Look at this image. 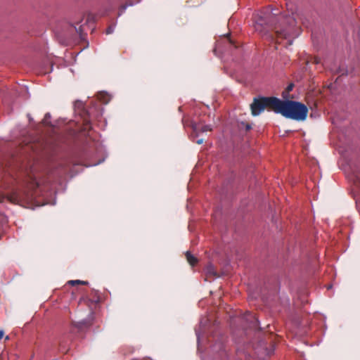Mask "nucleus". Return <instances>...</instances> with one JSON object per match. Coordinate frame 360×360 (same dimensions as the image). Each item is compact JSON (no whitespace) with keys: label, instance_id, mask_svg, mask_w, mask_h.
Returning a JSON list of instances; mask_svg holds the SVG:
<instances>
[{"label":"nucleus","instance_id":"obj_1","mask_svg":"<svg viewBox=\"0 0 360 360\" xmlns=\"http://www.w3.org/2000/svg\"><path fill=\"white\" fill-rule=\"evenodd\" d=\"M276 15L277 13L271 11L266 16H259L255 22V29L264 35L269 31H274L277 43L281 44L283 39H286L287 42L285 46H290L292 43V39L297 35V18L299 15L292 12L290 15L281 17L283 20L282 24L279 23L275 25L269 24L270 22L274 20V16Z\"/></svg>","mask_w":360,"mask_h":360},{"label":"nucleus","instance_id":"obj_8","mask_svg":"<svg viewBox=\"0 0 360 360\" xmlns=\"http://www.w3.org/2000/svg\"><path fill=\"white\" fill-rule=\"evenodd\" d=\"M50 119H51L50 113L49 112L46 113V115H44V117L42 120V123L44 125H50L51 124Z\"/></svg>","mask_w":360,"mask_h":360},{"label":"nucleus","instance_id":"obj_20","mask_svg":"<svg viewBox=\"0 0 360 360\" xmlns=\"http://www.w3.org/2000/svg\"><path fill=\"white\" fill-rule=\"evenodd\" d=\"M127 8V6H123L122 9L124 10Z\"/></svg>","mask_w":360,"mask_h":360},{"label":"nucleus","instance_id":"obj_12","mask_svg":"<svg viewBox=\"0 0 360 360\" xmlns=\"http://www.w3.org/2000/svg\"><path fill=\"white\" fill-rule=\"evenodd\" d=\"M293 86H294V84H290L287 86V88H286V89H285L286 92H287V93H289L290 91H291L292 90V89H293Z\"/></svg>","mask_w":360,"mask_h":360},{"label":"nucleus","instance_id":"obj_9","mask_svg":"<svg viewBox=\"0 0 360 360\" xmlns=\"http://www.w3.org/2000/svg\"><path fill=\"white\" fill-rule=\"evenodd\" d=\"M248 316H250V318H252L253 320H254V323H253V326L254 327H257L259 324V321L258 319L254 316L252 315V314H249Z\"/></svg>","mask_w":360,"mask_h":360},{"label":"nucleus","instance_id":"obj_10","mask_svg":"<svg viewBox=\"0 0 360 360\" xmlns=\"http://www.w3.org/2000/svg\"><path fill=\"white\" fill-rule=\"evenodd\" d=\"M207 273L210 274H212V275H215V272L214 271V267L212 265H209L207 268Z\"/></svg>","mask_w":360,"mask_h":360},{"label":"nucleus","instance_id":"obj_11","mask_svg":"<svg viewBox=\"0 0 360 360\" xmlns=\"http://www.w3.org/2000/svg\"><path fill=\"white\" fill-rule=\"evenodd\" d=\"M75 31L82 37L83 33V28L82 26L80 25L79 27L75 26Z\"/></svg>","mask_w":360,"mask_h":360},{"label":"nucleus","instance_id":"obj_15","mask_svg":"<svg viewBox=\"0 0 360 360\" xmlns=\"http://www.w3.org/2000/svg\"><path fill=\"white\" fill-rule=\"evenodd\" d=\"M82 324H86V322L85 321L80 322V323H79L78 325H77V326L79 327V328H82L81 325H82Z\"/></svg>","mask_w":360,"mask_h":360},{"label":"nucleus","instance_id":"obj_14","mask_svg":"<svg viewBox=\"0 0 360 360\" xmlns=\"http://www.w3.org/2000/svg\"><path fill=\"white\" fill-rule=\"evenodd\" d=\"M4 335V331L3 330H0V340L3 338Z\"/></svg>","mask_w":360,"mask_h":360},{"label":"nucleus","instance_id":"obj_21","mask_svg":"<svg viewBox=\"0 0 360 360\" xmlns=\"http://www.w3.org/2000/svg\"><path fill=\"white\" fill-rule=\"evenodd\" d=\"M229 41H230V43H231V44L233 43V41H231V39L230 38H229Z\"/></svg>","mask_w":360,"mask_h":360},{"label":"nucleus","instance_id":"obj_7","mask_svg":"<svg viewBox=\"0 0 360 360\" xmlns=\"http://www.w3.org/2000/svg\"><path fill=\"white\" fill-rule=\"evenodd\" d=\"M68 283L71 285H78V284H81V285L89 284L88 281H81V280H71V281H69L68 282Z\"/></svg>","mask_w":360,"mask_h":360},{"label":"nucleus","instance_id":"obj_16","mask_svg":"<svg viewBox=\"0 0 360 360\" xmlns=\"http://www.w3.org/2000/svg\"><path fill=\"white\" fill-rule=\"evenodd\" d=\"M314 63H316V64H318V63H320V60H319V58H314Z\"/></svg>","mask_w":360,"mask_h":360},{"label":"nucleus","instance_id":"obj_2","mask_svg":"<svg viewBox=\"0 0 360 360\" xmlns=\"http://www.w3.org/2000/svg\"><path fill=\"white\" fill-rule=\"evenodd\" d=\"M308 112V108L300 102L278 99L276 113L281 114L286 118L304 121L307 117Z\"/></svg>","mask_w":360,"mask_h":360},{"label":"nucleus","instance_id":"obj_13","mask_svg":"<svg viewBox=\"0 0 360 360\" xmlns=\"http://www.w3.org/2000/svg\"><path fill=\"white\" fill-rule=\"evenodd\" d=\"M112 32H113V29L111 27H109L106 30V34H111Z\"/></svg>","mask_w":360,"mask_h":360},{"label":"nucleus","instance_id":"obj_4","mask_svg":"<svg viewBox=\"0 0 360 360\" xmlns=\"http://www.w3.org/2000/svg\"><path fill=\"white\" fill-rule=\"evenodd\" d=\"M6 199L13 204H19L25 199L24 194L19 192H13L6 196Z\"/></svg>","mask_w":360,"mask_h":360},{"label":"nucleus","instance_id":"obj_3","mask_svg":"<svg viewBox=\"0 0 360 360\" xmlns=\"http://www.w3.org/2000/svg\"><path fill=\"white\" fill-rule=\"evenodd\" d=\"M278 99L276 97L254 98L253 102L250 105L252 115L257 116L266 108L271 110L276 113Z\"/></svg>","mask_w":360,"mask_h":360},{"label":"nucleus","instance_id":"obj_18","mask_svg":"<svg viewBox=\"0 0 360 360\" xmlns=\"http://www.w3.org/2000/svg\"><path fill=\"white\" fill-rule=\"evenodd\" d=\"M202 142H203V140H202V139H199V140L196 141V143H197L198 144H201Z\"/></svg>","mask_w":360,"mask_h":360},{"label":"nucleus","instance_id":"obj_17","mask_svg":"<svg viewBox=\"0 0 360 360\" xmlns=\"http://www.w3.org/2000/svg\"><path fill=\"white\" fill-rule=\"evenodd\" d=\"M245 128H246L247 131L250 130L251 129V126L250 124H247L246 126H245Z\"/></svg>","mask_w":360,"mask_h":360},{"label":"nucleus","instance_id":"obj_6","mask_svg":"<svg viewBox=\"0 0 360 360\" xmlns=\"http://www.w3.org/2000/svg\"><path fill=\"white\" fill-rule=\"evenodd\" d=\"M186 259H187L188 262L191 266H195L197 264L198 259L193 255H192L189 252H187L186 253Z\"/></svg>","mask_w":360,"mask_h":360},{"label":"nucleus","instance_id":"obj_5","mask_svg":"<svg viewBox=\"0 0 360 360\" xmlns=\"http://www.w3.org/2000/svg\"><path fill=\"white\" fill-rule=\"evenodd\" d=\"M192 128L193 130V132L196 134V135L198 134L200 132H205L207 131H211L212 128L209 125H204L202 127H200L197 125L196 124H194L192 125Z\"/></svg>","mask_w":360,"mask_h":360},{"label":"nucleus","instance_id":"obj_19","mask_svg":"<svg viewBox=\"0 0 360 360\" xmlns=\"http://www.w3.org/2000/svg\"><path fill=\"white\" fill-rule=\"evenodd\" d=\"M5 340H9V337L8 336H6Z\"/></svg>","mask_w":360,"mask_h":360}]
</instances>
